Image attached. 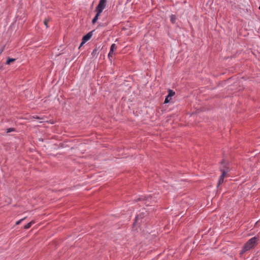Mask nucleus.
<instances>
[{
    "mask_svg": "<svg viewBox=\"0 0 260 260\" xmlns=\"http://www.w3.org/2000/svg\"><path fill=\"white\" fill-rule=\"evenodd\" d=\"M92 31L88 32L87 35L84 36L82 38V44H85L88 41L92 36Z\"/></svg>",
    "mask_w": 260,
    "mask_h": 260,
    "instance_id": "7",
    "label": "nucleus"
},
{
    "mask_svg": "<svg viewBox=\"0 0 260 260\" xmlns=\"http://www.w3.org/2000/svg\"><path fill=\"white\" fill-rule=\"evenodd\" d=\"M106 1H107V0H100V2H102V3H105V4H106Z\"/></svg>",
    "mask_w": 260,
    "mask_h": 260,
    "instance_id": "21",
    "label": "nucleus"
},
{
    "mask_svg": "<svg viewBox=\"0 0 260 260\" xmlns=\"http://www.w3.org/2000/svg\"><path fill=\"white\" fill-rule=\"evenodd\" d=\"M221 165H223V168L222 167L220 168V171L222 172V174L220 176V177L219 179V180H218V182L217 184L218 188L219 187L220 185L223 182L224 177L226 175V170L224 169V168H226V163L223 161L221 162Z\"/></svg>",
    "mask_w": 260,
    "mask_h": 260,
    "instance_id": "2",
    "label": "nucleus"
},
{
    "mask_svg": "<svg viewBox=\"0 0 260 260\" xmlns=\"http://www.w3.org/2000/svg\"><path fill=\"white\" fill-rule=\"evenodd\" d=\"M15 60H16V59H15V58H9L7 59V60L6 61V63L7 64H10L11 62H14Z\"/></svg>",
    "mask_w": 260,
    "mask_h": 260,
    "instance_id": "11",
    "label": "nucleus"
},
{
    "mask_svg": "<svg viewBox=\"0 0 260 260\" xmlns=\"http://www.w3.org/2000/svg\"><path fill=\"white\" fill-rule=\"evenodd\" d=\"M175 20H176V17L175 15H171V21L172 22V23H174L175 22Z\"/></svg>",
    "mask_w": 260,
    "mask_h": 260,
    "instance_id": "13",
    "label": "nucleus"
},
{
    "mask_svg": "<svg viewBox=\"0 0 260 260\" xmlns=\"http://www.w3.org/2000/svg\"><path fill=\"white\" fill-rule=\"evenodd\" d=\"M105 7H106V4L100 1L99 5H98L97 7L96 8V12H99L102 13L103 9L105 8Z\"/></svg>",
    "mask_w": 260,
    "mask_h": 260,
    "instance_id": "6",
    "label": "nucleus"
},
{
    "mask_svg": "<svg viewBox=\"0 0 260 260\" xmlns=\"http://www.w3.org/2000/svg\"><path fill=\"white\" fill-rule=\"evenodd\" d=\"M169 94L168 95V96H169L170 98L174 96L175 95V92L173 91V90H171V89H169Z\"/></svg>",
    "mask_w": 260,
    "mask_h": 260,
    "instance_id": "12",
    "label": "nucleus"
},
{
    "mask_svg": "<svg viewBox=\"0 0 260 260\" xmlns=\"http://www.w3.org/2000/svg\"><path fill=\"white\" fill-rule=\"evenodd\" d=\"M83 44H82V43H81V44H80V46H79V48H80L81 46H82Z\"/></svg>",
    "mask_w": 260,
    "mask_h": 260,
    "instance_id": "22",
    "label": "nucleus"
},
{
    "mask_svg": "<svg viewBox=\"0 0 260 260\" xmlns=\"http://www.w3.org/2000/svg\"><path fill=\"white\" fill-rule=\"evenodd\" d=\"M144 213L142 212L139 215H138L135 218V221L134 223V225L136 224H140L142 222V219L144 217Z\"/></svg>",
    "mask_w": 260,
    "mask_h": 260,
    "instance_id": "4",
    "label": "nucleus"
},
{
    "mask_svg": "<svg viewBox=\"0 0 260 260\" xmlns=\"http://www.w3.org/2000/svg\"><path fill=\"white\" fill-rule=\"evenodd\" d=\"M25 218H26V217H24V218H22V219H20V220H19L17 221L16 222V225H18V224H19L21 222V221H23V220L24 219H25Z\"/></svg>",
    "mask_w": 260,
    "mask_h": 260,
    "instance_id": "15",
    "label": "nucleus"
},
{
    "mask_svg": "<svg viewBox=\"0 0 260 260\" xmlns=\"http://www.w3.org/2000/svg\"><path fill=\"white\" fill-rule=\"evenodd\" d=\"M169 98L170 97L168 96V95L166 97V99H165V103H168L170 101V100H169Z\"/></svg>",
    "mask_w": 260,
    "mask_h": 260,
    "instance_id": "17",
    "label": "nucleus"
},
{
    "mask_svg": "<svg viewBox=\"0 0 260 260\" xmlns=\"http://www.w3.org/2000/svg\"><path fill=\"white\" fill-rule=\"evenodd\" d=\"M34 118H36L37 119H40L41 118L38 116H36V117H35V116H33L32 117Z\"/></svg>",
    "mask_w": 260,
    "mask_h": 260,
    "instance_id": "18",
    "label": "nucleus"
},
{
    "mask_svg": "<svg viewBox=\"0 0 260 260\" xmlns=\"http://www.w3.org/2000/svg\"><path fill=\"white\" fill-rule=\"evenodd\" d=\"M14 128H9L7 129V133H10L12 131H14Z\"/></svg>",
    "mask_w": 260,
    "mask_h": 260,
    "instance_id": "16",
    "label": "nucleus"
},
{
    "mask_svg": "<svg viewBox=\"0 0 260 260\" xmlns=\"http://www.w3.org/2000/svg\"><path fill=\"white\" fill-rule=\"evenodd\" d=\"M257 241L258 238L256 237H254L250 239L244 246L242 252L244 253L254 248L256 245Z\"/></svg>",
    "mask_w": 260,
    "mask_h": 260,
    "instance_id": "1",
    "label": "nucleus"
},
{
    "mask_svg": "<svg viewBox=\"0 0 260 260\" xmlns=\"http://www.w3.org/2000/svg\"><path fill=\"white\" fill-rule=\"evenodd\" d=\"M106 1H107V0H100V2H102V3H105V4H106Z\"/></svg>",
    "mask_w": 260,
    "mask_h": 260,
    "instance_id": "20",
    "label": "nucleus"
},
{
    "mask_svg": "<svg viewBox=\"0 0 260 260\" xmlns=\"http://www.w3.org/2000/svg\"><path fill=\"white\" fill-rule=\"evenodd\" d=\"M101 50V49L100 47H96L91 53L92 56L95 57V56H97L99 54Z\"/></svg>",
    "mask_w": 260,
    "mask_h": 260,
    "instance_id": "8",
    "label": "nucleus"
},
{
    "mask_svg": "<svg viewBox=\"0 0 260 260\" xmlns=\"http://www.w3.org/2000/svg\"><path fill=\"white\" fill-rule=\"evenodd\" d=\"M259 9L260 10V6H259Z\"/></svg>",
    "mask_w": 260,
    "mask_h": 260,
    "instance_id": "23",
    "label": "nucleus"
},
{
    "mask_svg": "<svg viewBox=\"0 0 260 260\" xmlns=\"http://www.w3.org/2000/svg\"><path fill=\"white\" fill-rule=\"evenodd\" d=\"M101 13V12H97L96 15L95 16L94 18L92 19V22L93 23H95L96 22Z\"/></svg>",
    "mask_w": 260,
    "mask_h": 260,
    "instance_id": "9",
    "label": "nucleus"
},
{
    "mask_svg": "<svg viewBox=\"0 0 260 260\" xmlns=\"http://www.w3.org/2000/svg\"><path fill=\"white\" fill-rule=\"evenodd\" d=\"M35 223V221L34 220L31 221L30 222L28 223L27 224H26L24 228L25 229H29L32 224H34Z\"/></svg>",
    "mask_w": 260,
    "mask_h": 260,
    "instance_id": "10",
    "label": "nucleus"
},
{
    "mask_svg": "<svg viewBox=\"0 0 260 260\" xmlns=\"http://www.w3.org/2000/svg\"><path fill=\"white\" fill-rule=\"evenodd\" d=\"M117 49V46L115 44H112L110 47V50L108 54V57L109 59L111 60V58H112L115 54L114 51Z\"/></svg>",
    "mask_w": 260,
    "mask_h": 260,
    "instance_id": "5",
    "label": "nucleus"
},
{
    "mask_svg": "<svg viewBox=\"0 0 260 260\" xmlns=\"http://www.w3.org/2000/svg\"><path fill=\"white\" fill-rule=\"evenodd\" d=\"M144 201H145V203L146 204L147 206H149L150 204H153L155 203V200L152 199L151 196L145 197Z\"/></svg>",
    "mask_w": 260,
    "mask_h": 260,
    "instance_id": "3",
    "label": "nucleus"
},
{
    "mask_svg": "<svg viewBox=\"0 0 260 260\" xmlns=\"http://www.w3.org/2000/svg\"><path fill=\"white\" fill-rule=\"evenodd\" d=\"M147 209L148 210V212H151V211H153L154 209V208H153L151 209Z\"/></svg>",
    "mask_w": 260,
    "mask_h": 260,
    "instance_id": "19",
    "label": "nucleus"
},
{
    "mask_svg": "<svg viewBox=\"0 0 260 260\" xmlns=\"http://www.w3.org/2000/svg\"><path fill=\"white\" fill-rule=\"evenodd\" d=\"M49 21V19H46L44 21V25L46 26V27L47 28H48V23Z\"/></svg>",
    "mask_w": 260,
    "mask_h": 260,
    "instance_id": "14",
    "label": "nucleus"
}]
</instances>
